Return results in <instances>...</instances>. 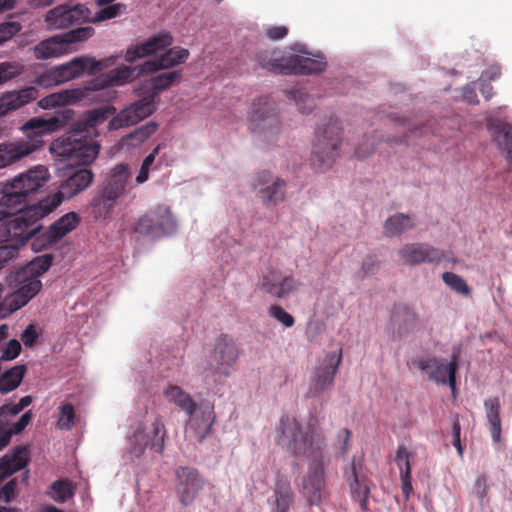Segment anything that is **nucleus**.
I'll return each instance as SVG.
<instances>
[{
	"label": "nucleus",
	"mask_w": 512,
	"mask_h": 512,
	"mask_svg": "<svg viewBox=\"0 0 512 512\" xmlns=\"http://www.w3.org/2000/svg\"><path fill=\"white\" fill-rule=\"evenodd\" d=\"M253 186L258 197L266 204L276 205L285 198L286 182L279 177H273L269 171L257 173Z\"/></svg>",
	"instance_id": "obj_18"
},
{
	"label": "nucleus",
	"mask_w": 512,
	"mask_h": 512,
	"mask_svg": "<svg viewBox=\"0 0 512 512\" xmlns=\"http://www.w3.org/2000/svg\"><path fill=\"white\" fill-rule=\"evenodd\" d=\"M164 395L169 402L176 404L187 415H192L196 411V402L181 387L170 385L164 391Z\"/></svg>",
	"instance_id": "obj_35"
},
{
	"label": "nucleus",
	"mask_w": 512,
	"mask_h": 512,
	"mask_svg": "<svg viewBox=\"0 0 512 512\" xmlns=\"http://www.w3.org/2000/svg\"><path fill=\"white\" fill-rule=\"evenodd\" d=\"M116 200L111 198L109 195L105 194L99 188L96 191L92 202V211L96 219H105L107 218L113 211Z\"/></svg>",
	"instance_id": "obj_42"
},
{
	"label": "nucleus",
	"mask_w": 512,
	"mask_h": 512,
	"mask_svg": "<svg viewBox=\"0 0 512 512\" xmlns=\"http://www.w3.org/2000/svg\"><path fill=\"white\" fill-rule=\"evenodd\" d=\"M486 417L490 425V433L494 442L501 439L500 400L498 397L488 398L484 402Z\"/></svg>",
	"instance_id": "obj_36"
},
{
	"label": "nucleus",
	"mask_w": 512,
	"mask_h": 512,
	"mask_svg": "<svg viewBox=\"0 0 512 512\" xmlns=\"http://www.w3.org/2000/svg\"><path fill=\"white\" fill-rule=\"evenodd\" d=\"M16 486V479H11L1 488L0 503H9L14 499ZM0 512H13V509L0 505Z\"/></svg>",
	"instance_id": "obj_53"
},
{
	"label": "nucleus",
	"mask_w": 512,
	"mask_h": 512,
	"mask_svg": "<svg viewBox=\"0 0 512 512\" xmlns=\"http://www.w3.org/2000/svg\"><path fill=\"white\" fill-rule=\"evenodd\" d=\"M35 83L38 86L44 87V88H51L57 85H60V79L58 76V72L56 69V66L44 71L42 74L36 77Z\"/></svg>",
	"instance_id": "obj_54"
},
{
	"label": "nucleus",
	"mask_w": 512,
	"mask_h": 512,
	"mask_svg": "<svg viewBox=\"0 0 512 512\" xmlns=\"http://www.w3.org/2000/svg\"><path fill=\"white\" fill-rule=\"evenodd\" d=\"M157 128L158 125L153 121L142 125L127 136V139L130 140L129 144L133 146L142 144L157 131Z\"/></svg>",
	"instance_id": "obj_46"
},
{
	"label": "nucleus",
	"mask_w": 512,
	"mask_h": 512,
	"mask_svg": "<svg viewBox=\"0 0 512 512\" xmlns=\"http://www.w3.org/2000/svg\"><path fill=\"white\" fill-rule=\"evenodd\" d=\"M172 43L173 37L169 32H160L149 37L144 42L129 47L125 53V60L133 63L140 58H144L155 54L158 51L164 50L171 46Z\"/></svg>",
	"instance_id": "obj_24"
},
{
	"label": "nucleus",
	"mask_w": 512,
	"mask_h": 512,
	"mask_svg": "<svg viewBox=\"0 0 512 512\" xmlns=\"http://www.w3.org/2000/svg\"><path fill=\"white\" fill-rule=\"evenodd\" d=\"M75 410L71 403H65L60 407V415L57 426L63 430H70L74 425Z\"/></svg>",
	"instance_id": "obj_50"
},
{
	"label": "nucleus",
	"mask_w": 512,
	"mask_h": 512,
	"mask_svg": "<svg viewBox=\"0 0 512 512\" xmlns=\"http://www.w3.org/2000/svg\"><path fill=\"white\" fill-rule=\"evenodd\" d=\"M473 493L481 500L487 496L488 485L486 475L482 474L476 478L473 485Z\"/></svg>",
	"instance_id": "obj_58"
},
{
	"label": "nucleus",
	"mask_w": 512,
	"mask_h": 512,
	"mask_svg": "<svg viewBox=\"0 0 512 512\" xmlns=\"http://www.w3.org/2000/svg\"><path fill=\"white\" fill-rule=\"evenodd\" d=\"M150 433L152 434L151 436L144 435L140 430L134 433L132 440L135 444L134 453L137 456L142 454L144 449L148 446L157 453L163 452L166 430L160 419L153 421Z\"/></svg>",
	"instance_id": "obj_26"
},
{
	"label": "nucleus",
	"mask_w": 512,
	"mask_h": 512,
	"mask_svg": "<svg viewBox=\"0 0 512 512\" xmlns=\"http://www.w3.org/2000/svg\"><path fill=\"white\" fill-rule=\"evenodd\" d=\"M159 150H160V145L156 146L152 150V152L144 158V160L142 162V166L146 167L147 169L150 170L152 165L155 162L156 156L159 154Z\"/></svg>",
	"instance_id": "obj_62"
},
{
	"label": "nucleus",
	"mask_w": 512,
	"mask_h": 512,
	"mask_svg": "<svg viewBox=\"0 0 512 512\" xmlns=\"http://www.w3.org/2000/svg\"><path fill=\"white\" fill-rule=\"evenodd\" d=\"M442 280L447 286H449L456 293L461 294L466 297L470 296L471 288L466 283V281L458 274H455L453 272H444L442 274Z\"/></svg>",
	"instance_id": "obj_47"
},
{
	"label": "nucleus",
	"mask_w": 512,
	"mask_h": 512,
	"mask_svg": "<svg viewBox=\"0 0 512 512\" xmlns=\"http://www.w3.org/2000/svg\"><path fill=\"white\" fill-rule=\"evenodd\" d=\"M68 118V115L62 113L49 118L34 117L28 120L21 127L26 139L0 144V169L13 165L40 149L44 143L42 137L64 127Z\"/></svg>",
	"instance_id": "obj_4"
},
{
	"label": "nucleus",
	"mask_w": 512,
	"mask_h": 512,
	"mask_svg": "<svg viewBox=\"0 0 512 512\" xmlns=\"http://www.w3.org/2000/svg\"><path fill=\"white\" fill-rule=\"evenodd\" d=\"M341 362L342 348L317 359L309 376L306 398H317L333 387Z\"/></svg>",
	"instance_id": "obj_6"
},
{
	"label": "nucleus",
	"mask_w": 512,
	"mask_h": 512,
	"mask_svg": "<svg viewBox=\"0 0 512 512\" xmlns=\"http://www.w3.org/2000/svg\"><path fill=\"white\" fill-rule=\"evenodd\" d=\"M500 76V69L498 67H491L484 71L480 77V80L484 79L488 82L498 78Z\"/></svg>",
	"instance_id": "obj_64"
},
{
	"label": "nucleus",
	"mask_w": 512,
	"mask_h": 512,
	"mask_svg": "<svg viewBox=\"0 0 512 512\" xmlns=\"http://www.w3.org/2000/svg\"><path fill=\"white\" fill-rule=\"evenodd\" d=\"M36 59L45 60L69 53L62 35H54L39 42L33 49Z\"/></svg>",
	"instance_id": "obj_33"
},
{
	"label": "nucleus",
	"mask_w": 512,
	"mask_h": 512,
	"mask_svg": "<svg viewBox=\"0 0 512 512\" xmlns=\"http://www.w3.org/2000/svg\"><path fill=\"white\" fill-rule=\"evenodd\" d=\"M251 129L263 133L268 139L279 133L280 121L276 114L275 103L267 97H260L251 105L249 112Z\"/></svg>",
	"instance_id": "obj_10"
},
{
	"label": "nucleus",
	"mask_w": 512,
	"mask_h": 512,
	"mask_svg": "<svg viewBox=\"0 0 512 512\" xmlns=\"http://www.w3.org/2000/svg\"><path fill=\"white\" fill-rule=\"evenodd\" d=\"M398 254L401 260L410 266L438 263L444 257L443 251L425 243L405 244L399 249Z\"/></svg>",
	"instance_id": "obj_22"
},
{
	"label": "nucleus",
	"mask_w": 512,
	"mask_h": 512,
	"mask_svg": "<svg viewBox=\"0 0 512 512\" xmlns=\"http://www.w3.org/2000/svg\"><path fill=\"white\" fill-rule=\"evenodd\" d=\"M22 26L18 22H4L0 24V45L10 40L21 30Z\"/></svg>",
	"instance_id": "obj_57"
},
{
	"label": "nucleus",
	"mask_w": 512,
	"mask_h": 512,
	"mask_svg": "<svg viewBox=\"0 0 512 512\" xmlns=\"http://www.w3.org/2000/svg\"><path fill=\"white\" fill-rule=\"evenodd\" d=\"M88 9L82 4L58 5L49 10L45 16V22L51 29H66L79 24L87 18Z\"/></svg>",
	"instance_id": "obj_17"
},
{
	"label": "nucleus",
	"mask_w": 512,
	"mask_h": 512,
	"mask_svg": "<svg viewBox=\"0 0 512 512\" xmlns=\"http://www.w3.org/2000/svg\"><path fill=\"white\" fill-rule=\"evenodd\" d=\"M126 9V5L122 3L108 5L96 13L98 21H104L117 17L121 12Z\"/></svg>",
	"instance_id": "obj_55"
},
{
	"label": "nucleus",
	"mask_w": 512,
	"mask_h": 512,
	"mask_svg": "<svg viewBox=\"0 0 512 512\" xmlns=\"http://www.w3.org/2000/svg\"><path fill=\"white\" fill-rule=\"evenodd\" d=\"M327 67L324 57L316 58L291 55L287 57L285 64V75H310L323 72Z\"/></svg>",
	"instance_id": "obj_28"
},
{
	"label": "nucleus",
	"mask_w": 512,
	"mask_h": 512,
	"mask_svg": "<svg viewBox=\"0 0 512 512\" xmlns=\"http://www.w3.org/2000/svg\"><path fill=\"white\" fill-rule=\"evenodd\" d=\"M141 68L142 64L135 67L123 66L112 69L108 73L101 74L95 79L91 80L87 86V89L91 91H99L112 86L124 85L138 76L148 74V72L140 71Z\"/></svg>",
	"instance_id": "obj_20"
},
{
	"label": "nucleus",
	"mask_w": 512,
	"mask_h": 512,
	"mask_svg": "<svg viewBox=\"0 0 512 512\" xmlns=\"http://www.w3.org/2000/svg\"><path fill=\"white\" fill-rule=\"evenodd\" d=\"M31 403L32 397L24 396L16 404H5L0 407V450L10 443L12 435L20 434L30 424L32 420L30 410L22 414L16 422L11 423L10 419Z\"/></svg>",
	"instance_id": "obj_8"
},
{
	"label": "nucleus",
	"mask_w": 512,
	"mask_h": 512,
	"mask_svg": "<svg viewBox=\"0 0 512 512\" xmlns=\"http://www.w3.org/2000/svg\"><path fill=\"white\" fill-rule=\"evenodd\" d=\"M130 177L129 165L120 163L111 170L110 174L99 186V189L117 201L130 192Z\"/></svg>",
	"instance_id": "obj_23"
},
{
	"label": "nucleus",
	"mask_w": 512,
	"mask_h": 512,
	"mask_svg": "<svg viewBox=\"0 0 512 512\" xmlns=\"http://www.w3.org/2000/svg\"><path fill=\"white\" fill-rule=\"evenodd\" d=\"M256 60L263 69L285 75L287 57L281 56L279 51H262L256 55Z\"/></svg>",
	"instance_id": "obj_37"
},
{
	"label": "nucleus",
	"mask_w": 512,
	"mask_h": 512,
	"mask_svg": "<svg viewBox=\"0 0 512 512\" xmlns=\"http://www.w3.org/2000/svg\"><path fill=\"white\" fill-rule=\"evenodd\" d=\"M342 127L337 119L319 127L310 155V166L316 173H324L332 168L342 144Z\"/></svg>",
	"instance_id": "obj_5"
},
{
	"label": "nucleus",
	"mask_w": 512,
	"mask_h": 512,
	"mask_svg": "<svg viewBox=\"0 0 512 512\" xmlns=\"http://www.w3.org/2000/svg\"><path fill=\"white\" fill-rule=\"evenodd\" d=\"M268 314L286 328L292 327L295 323L294 317L290 313L286 312L280 305H271L268 308Z\"/></svg>",
	"instance_id": "obj_52"
},
{
	"label": "nucleus",
	"mask_w": 512,
	"mask_h": 512,
	"mask_svg": "<svg viewBox=\"0 0 512 512\" xmlns=\"http://www.w3.org/2000/svg\"><path fill=\"white\" fill-rule=\"evenodd\" d=\"M37 97L38 89L34 86L3 93L0 96V117L7 115L9 112L20 109L26 104L36 100Z\"/></svg>",
	"instance_id": "obj_27"
},
{
	"label": "nucleus",
	"mask_w": 512,
	"mask_h": 512,
	"mask_svg": "<svg viewBox=\"0 0 512 512\" xmlns=\"http://www.w3.org/2000/svg\"><path fill=\"white\" fill-rule=\"evenodd\" d=\"M414 227L413 219L409 215L397 213L385 221L384 234L388 237L398 236Z\"/></svg>",
	"instance_id": "obj_38"
},
{
	"label": "nucleus",
	"mask_w": 512,
	"mask_h": 512,
	"mask_svg": "<svg viewBox=\"0 0 512 512\" xmlns=\"http://www.w3.org/2000/svg\"><path fill=\"white\" fill-rule=\"evenodd\" d=\"M205 480L198 470L192 467H180L176 471V493L183 506L192 504L203 489Z\"/></svg>",
	"instance_id": "obj_15"
},
{
	"label": "nucleus",
	"mask_w": 512,
	"mask_h": 512,
	"mask_svg": "<svg viewBox=\"0 0 512 512\" xmlns=\"http://www.w3.org/2000/svg\"><path fill=\"white\" fill-rule=\"evenodd\" d=\"M48 179V169L38 165L7 181L1 188L0 221L10 218L7 223L13 243L8 245L17 246V251L28 241H31V249L35 252L47 250L73 231L80 222L76 212H68L43 231L38 222L52 212L46 202L42 199L37 204L21 208L28 197L43 187Z\"/></svg>",
	"instance_id": "obj_1"
},
{
	"label": "nucleus",
	"mask_w": 512,
	"mask_h": 512,
	"mask_svg": "<svg viewBox=\"0 0 512 512\" xmlns=\"http://www.w3.org/2000/svg\"><path fill=\"white\" fill-rule=\"evenodd\" d=\"M182 77L181 71H171L159 74L151 78L152 90L148 95H153L154 99L160 91L166 90L179 81Z\"/></svg>",
	"instance_id": "obj_44"
},
{
	"label": "nucleus",
	"mask_w": 512,
	"mask_h": 512,
	"mask_svg": "<svg viewBox=\"0 0 512 512\" xmlns=\"http://www.w3.org/2000/svg\"><path fill=\"white\" fill-rule=\"evenodd\" d=\"M95 33V30L91 26L79 27L73 30H70L64 34H61L63 40L66 44V47L69 52L73 51L72 45L78 42H84L91 38Z\"/></svg>",
	"instance_id": "obj_45"
},
{
	"label": "nucleus",
	"mask_w": 512,
	"mask_h": 512,
	"mask_svg": "<svg viewBox=\"0 0 512 512\" xmlns=\"http://www.w3.org/2000/svg\"><path fill=\"white\" fill-rule=\"evenodd\" d=\"M391 322L399 337L414 330L417 325V314L408 305L395 306Z\"/></svg>",
	"instance_id": "obj_31"
},
{
	"label": "nucleus",
	"mask_w": 512,
	"mask_h": 512,
	"mask_svg": "<svg viewBox=\"0 0 512 512\" xmlns=\"http://www.w3.org/2000/svg\"><path fill=\"white\" fill-rule=\"evenodd\" d=\"M291 97L295 100L299 111L302 114H309L314 108L313 99L301 89H296L290 92Z\"/></svg>",
	"instance_id": "obj_51"
},
{
	"label": "nucleus",
	"mask_w": 512,
	"mask_h": 512,
	"mask_svg": "<svg viewBox=\"0 0 512 512\" xmlns=\"http://www.w3.org/2000/svg\"><path fill=\"white\" fill-rule=\"evenodd\" d=\"M115 112L116 108L112 105L87 111L65 135L53 143L51 150L71 165H90L97 158L100 149L91 135L97 126Z\"/></svg>",
	"instance_id": "obj_3"
},
{
	"label": "nucleus",
	"mask_w": 512,
	"mask_h": 512,
	"mask_svg": "<svg viewBox=\"0 0 512 512\" xmlns=\"http://www.w3.org/2000/svg\"><path fill=\"white\" fill-rule=\"evenodd\" d=\"M418 368L425 372L429 379L441 384L448 383L455 392L458 355L453 354L450 362L446 363L436 357L421 358L417 361Z\"/></svg>",
	"instance_id": "obj_13"
},
{
	"label": "nucleus",
	"mask_w": 512,
	"mask_h": 512,
	"mask_svg": "<svg viewBox=\"0 0 512 512\" xmlns=\"http://www.w3.org/2000/svg\"><path fill=\"white\" fill-rule=\"evenodd\" d=\"M23 278L19 277V270L16 271L13 279L15 291L5 298V301L8 302V309L3 311L2 306L0 307V318H5L10 313L22 308L40 292L42 282L39 279L29 275Z\"/></svg>",
	"instance_id": "obj_12"
},
{
	"label": "nucleus",
	"mask_w": 512,
	"mask_h": 512,
	"mask_svg": "<svg viewBox=\"0 0 512 512\" xmlns=\"http://www.w3.org/2000/svg\"><path fill=\"white\" fill-rule=\"evenodd\" d=\"M93 179L94 173L90 169H76L72 171L68 177L60 183L58 191L55 194L48 196L43 200L53 211L64 200H69L86 190L92 184Z\"/></svg>",
	"instance_id": "obj_11"
},
{
	"label": "nucleus",
	"mask_w": 512,
	"mask_h": 512,
	"mask_svg": "<svg viewBox=\"0 0 512 512\" xmlns=\"http://www.w3.org/2000/svg\"><path fill=\"white\" fill-rule=\"evenodd\" d=\"M463 98L466 102L470 104L478 103L477 94L475 92V89L469 86H466L463 89Z\"/></svg>",
	"instance_id": "obj_63"
},
{
	"label": "nucleus",
	"mask_w": 512,
	"mask_h": 512,
	"mask_svg": "<svg viewBox=\"0 0 512 512\" xmlns=\"http://www.w3.org/2000/svg\"><path fill=\"white\" fill-rule=\"evenodd\" d=\"M155 109L154 96L146 95L114 116L109 121V129L118 130L123 127L135 125L139 121L150 116Z\"/></svg>",
	"instance_id": "obj_14"
},
{
	"label": "nucleus",
	"mask_w": 512,
	"mask_h": 512,
	"mask_svg": "<svg viewBox=\"0 0 512 512\" xmlns=\"http://www.w3.org/2000/svg\"><path fill=\"white\" fill-rule=\"evenodd\" d=\"M360 468L361 461L353 457L350 465L344 469L343 476L350 487L352 498L359 503L362 511H368L370 486L368 479L359 475Z\"/></svg>",
	"instance_id": "obj_21"
},
{
	"label": "nucleus",
	"mask_w": 512,
	"mask_h": 512,
	"mask_svg": "<svg viewBox=\"0 0 512 512\" xmlns=\"http://www.w3.org/2000/svg\"><path fill=\"white\" fill-rule=\"evenodd\" d=\"M54 256L52 254H43L35 257L32 261H30L25 267L19 269V277L24 279L26 275L31 277H36L39 279V276L44 274L52 265Z\"/></svg>",
	"instance_id": "obj_41"
},
{
	"label": "nucleus",
	"mask_w": 512,
	"mask_h": 512,
	"mask_svg": "<svg viewBox=\"0 0 512 512\" xmlns=\"http://www.w3.org/2000/svg\"><path fill=\"white\" fill-rule=\"evenodd\" d=\"M189 416L186 434L190 439L201 443L211 432L215 421L214 407L209 404L201 405L197 413L194 412Z\"/></svg>",
	"instance_id": "obj_25"
},
{
	"label": "nucleus",
	"mask_w": 512,
	"mask_h": 512,
	"mask_svg": "<svg viewBox=\"0 0 512 512\" xmlns=\"http://www.w3.org/2000/svg\"><path fill=\"white\" fill-rule=\"evenodd\" d=\"M276 442L294 457L309 461L307 475L302 481L303 495L310 505H319L325 495L326 437L316 416L303 425L297 418L281 416L276 427Z\"/></svg>",
	"instance_id": "obj_2"
},
{
	"label": "nucleus",
	"mask_w": 512,
	"mask_h": 512,
	"mask_svg": "<svg viewBox=\"0 0 512 512\" xmlns=\"http://www.w3.org/2000/svg\"><path fill=\"white\" fill-rule=\"evenodd\" d=\"M77 96L74 91L64 90L57 93H52L44 98H42L38 105L43 109H50L57 106H64L66 104L75 102L77 100Z\"/></svg>",
	"instance_id": "obj_43"
},
{
	"label": "nucleus",
	"mask_w": 512,
	"mask_h": 512,
	"mask_svg": "<svg viewBox=\"0 0 512 512\" xmlns=\"http://www.w3.org/2000/svg\"><path fill=\"white\" fill-rule=\"evenodd\" d=\"M413 455L408 451L405 445L398 446L395 462L400 470L401 488L406 499L409 498L412 492L411 483V459Z\"/></svg>",
	"instance_id": "obj_32"
},
{
	"label": "nucleus",
	"mask_w": 512,
	"mask_h": 512,
	"mask_svg": "<svg viewBox=\"0 0 512 512\" xmlns=\"http://www.w3.org/2000/svg\"><path fill=\"white\" fill-rule=\"evenodd\" d=\"M189 57V51L182 47H172L158 59L149 60L142 64L140 71L153 73L162 69H169L184 63Z\"/></svg>",
	"instance_id": "obj_29"
},
{
	"label": "nucleus",
	"mask_w": 512,
	"mask_h": 512,
	"mask_svg": "<svg viewBox=\"0 0 512 512\" xmlns=\"http://www.w3.org/2000/svg\"><path fill=\"white\" fill-rule=\"evenodd\" d=\"M288 34V28L286 26H269L265 29V35L267 38L273 41L281 40Z\"/></svg>",
	"instance_id": "obj_60"
},
{
	"label": "nucleus",
	"mask_w": 512,
	"mask_h": 512,
	"mask_svg": "<svg viewBox=\"0 0 512 512\" xmlns=\"http://www.w3.org/2000/svg\"><path fill=\"white\" fill-rule=\"evenodd\" d=\"M299 282L291 275L283 276L279 270L270 269L263 274L260 281V288L265 293L277 299H283L294 293Z\"/></svg>",
	"instance_id": "obj_19"
},
{
	"label": "nucleus",
	"mask_w": 512,
	"mask_h": 512,
	"mask_svg": "<svg viewBox=\"0 0 512 512\" xmlns=\"http://www.w3.org/2000/svg\"><path fill=\"white\" fill-rule=\"evenodd\" d=\"M238 356V348L230 336L222 334L216 339L208 361L209 370L215 376V381H221L231 375Z\"/></svg>",
	"instance_id": "obj_9"
},
{
	"label": "nucleus",
	"mask_w": 512,
	"mask_h": 512,
	"mask_svg": "<svg viewBox=\"0 0 512 512\" xmlns=\"http://www.w3.org/2000/svg\"><path fill=\"white\" fill-rule=\"evenodd\" d=\"M17 255V246H0V270Z\"/></svg>",
	"instance_id": "obj_59"
},
{
	"label": "nucleus",
	"mask_w": 512,
	"mask_h": 512,
	"mask_svg": "<svg viewBox=\"0 0 512 512\" xmlns=\"http://www.w3.org/2000/svg\"><path fill=\"white\" fill-rule=\"evenodd\" d=\"M275 512H288L294 502V494L290 483L284 479H278L275 483Z\"/></svg>",
	"instance_id": "obj_40"
},
{
	"label": "nucleus",
	"mask_w": 512,
	"mask_h": 512,
	"mask_svg": "<svg viewBox=\"0 0 512 512\" xmlns=\"http://www.w3.org/2000/svg\"><path fill=\"white\" fill-rule=\"evenodd\" d=\"M24 72V66L16 61L0 63V86L17 78Z\"/></svg>",
	"instance_id": "obj_48"
},
{
	"label": "nucleus",
	"mask_w": 512,
	"mask_h": 512,
	"mask_svg": "<svg viewBox=\"0 0 512 512\" xmlns=\"http://www.w3.org/2000/svg\"><path fill=\"white\" fill-rule=\"evenodd\" d=\"M51 490L54 493L52 497L57 502H65L74 494L73 486L68 479H60L55 481L51 485Z\"/></svg>",
	"instance_id": "obj_49"
},
{
	"label": "nucleus",
	"mask_w": 512,
	"mask_h": 512,
	"mask_svg": "<svg viewBox=\"0 0 512 512\" xmlns=\"http://www.w3.org/2000/svg\"><path fill=\"white\" fill-rule=\"evenodd\" d=\"M37 338L38 333L35 326L32 324L28 325L21 335V340L25 346H32Z\"/></svg>",
	"instance_id": "obj_61"
},
{
	"label": "nucleus",
	"mask_w": 512,
	"mask_h": 512,
	"mask_svg": "<svg viewBox=\"0 0 512 512\" xmlns=\"http://www.w3.org/2000/svg\"><path fill=\"white\" fill-rule=\"evenodd\" d=\"M177 227V220L171 208L160 204L139 217L133 230L135 233L155 239L174 234Z\"/></svg>",
	"instance_id": "obj_7"
},
{
	"label": "nucleus",
	"mask_w": 512,
	"mask_h": 512,
	"mask_svg": "<svg viewBox=\"0 0 512 512\" xmlns=\"http://www.w3.org/2000/svg\"><path fill=\"white\" fill-rule=\"evenodd\" d=\"M30 452L26 446H17L12 452L0 458V482L26 467Z\"/></svg>",
	"instance_id": "obj_30"
},
{
	"label": "nucleus",
	"mask_w": 512,
	"mask_h": 512,
	"mask_svg": "<svg viewBox=\"0 0 512 512\" xmlns=\"http://www.w3.org/2000/svg\"><path fill=\"white\" fill-rule=\"evenodd\" d=\"M108 60H96L91 56L75 57L65 64L56 66L61 84L84 74H95L108 67Z\"/></svg>",
	"instance_id": "obj_16"
},
{
	"label": "nucleus",
	"mask_w": 512,
	"mask_h": 512,
	"mask_svg": "<svg viewBox=\"0 0 512 512\" xmlns=\"http://www.w3.org/2000/svg\"><path fill=\"white\" fill-rule=\"evenodd\" d=\"M21 344L18 340H10L1 351L0 360L11 361L18 357L21 352Z\"/></svg>",
	"instance_id": "obj_56"
},
{
	"label": "nucleus",
	"mask_w": 512,
	"mask_h": 512,
	"mask_svg": "<svg viewBox=\"0 0 512 512\" xmlns=\"http://www.w3.org/2000/svg\"><path fill=\"white\" fill-rule=\"evenodd\" d=\"M488 129L498 147L507 152V159L512 162V125L494 120L488 123Z\"/></svg>",
	"instance_id": "obj_34"
},
{
	"label": "nucleus",
	"mask_w": 512,
	"mask_h": 512,
	"mask_svg": "<svg viewBox=\"0 0 512 512\" xmlns=\"http://www.w3.org/2000/svg\"><path fill=\"white\" fill-rule=\"evenodd\" d=\"M27 368L24 364H18L0 375V392L2 394L15 390L24 378Z\"/></svg>",
	"instance_id": "obj_39"
}]
</instances>
